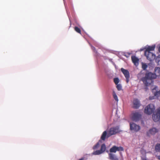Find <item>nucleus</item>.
<instances>
[{
	"label": "nucleus",
	"mask_w": 160,
	"mask_h": 160,
	"mask_svg": "<svg viewBox=\"0 0 160 160\" xmlns=\"http://www.w3.org/2000/svg\"><path fill=\"white\" fill-rule=\"evenodd\" d=\"M157 75L151 72H147L145 77H142L141 80L147 86H149L153 82V80L157 78Z\"/></svg>",
	"instance_id": "nucleus-1"
},
{
	"label": "nucleus",
	"mask_w": 160,
	"mask_h": 160,
	"mask_svg": "<svg viewBox=\"0 0 160 160\" xmlns=\"http://www.w3.org/2000/svg\"><path fill=\"white\" fill-rule=\"evenodd\" d=\"M155 107V105L152 103L148 104L145 108L144 110V113L147 115H151L154 112Z\"/></svg>",
	"instance_id": "nucleus-2"
},
{
	"label": "nucleus",
	"mask_w": 160,
	"mask_h": 160,
	"mask_svg": "<svg viewBox=\"0 0 160 160\" xmlns=\"http://www.w3.org/2000/svg\"><path fill=\"white\" fill-rule=\"evenodd\" d=\"M117 151V146H114L110 149V153H108L109 158L111 160H119L118 158L113 154L111 153H115ZM120 160H123V159H122Z\"/></svg>",
	"instance_id": "nucleus-3"
},
{
	"label": "nucleus",
	"mask_w": 160,
	"mask_h": 160,
	"mask_svg": "<svg viewBox=\"0 0 160 160\" xmlns=\"http://www.w3.org/2000/svg\"><path fill=\"white\" fill-rule=\"evenodd\" d=\"M88 42L89 44V45L91 47V49L95 52V54H94V56L95 57L96 59V61L97 64L99 65V60L101 58V56L100 54L96 50V48L94 47L93 46L90 42L88 41Z\"/></svg>",
	"instance_id": "nucleus-4"
},
{
	"label": "nucleus",
	"mask_w": 160,
	"mask_h": 160,
	"mask_svg": "<svg viewBox=\"0 0 160 160\" xmlns=\"http://www.w3.org/2000/svg\"><path fill=\"white\" fill-rule=\"evenodd\" d=\"M152 118L155 122L159 121L160 123V107L157 109L156 113L152 114Z\"/></svg>",
	"instance_id": "nucleus-5"
},
{
	"label": "nucleus",
	"mask_w": 160,
	"mask_h": 160,
	"mask_svg": "<svg viewBox=\"0 0 160 160\" xmlns=\"http://www.w3.org/2000/svg\"><path fill=\"white\" fill-rule=\"evenodd\" d=\"M120 126L117 125L115 127L111 128L109 129V132L111 135H114L116 133H120L122 131L119 129Z\"/></svg>",
	"instance_id": "nucleus-6"
},
{
	"label": "nucleus",
	"mask_w": 160,
	"mask_h": 160,
	"mask_svg": "<svg viewBox=\"0 0 160 160\" xmlns=\"http://www.w3.org/2000/svg\"><path fill=\"white\" fill-rule=\"evenodd\" d=\"M140 129V127L139 125L135 124L133 122H131L130 123V129L131 131H133L135 132H137Z\"/></svg>",
	"instance_id": "nucleus-7"
},
{
	"label": "nucleus",
	"mask_w": 160,
	"mask_h": 160,
	"mask_svg": "<svg viewBox=\"0 0 160 160\" xmlns=\"http://www.w3.org/2000/svg\"><path fill=\"white\" fill-rule=\"evenodd\" d=\"M155 48V45H153L152 46H148V45H147L144 47L141 48L140 50L139 51L140 52L143 51L145 49V51H147V52L149 51L150 52L152 51H153L154 50Z\"/></svg>",
	"instance_id": "nucleus-8"
},
{
	"label": "nucleus",
	"mask_w": 160,
	"mask_h": 160,
	"mask_svg": "<svg viewBox=\"0 0 160 160\" xmlns=\"http://www.w3.org/2000/svg\"><path fill=\"white\" fill-rule=\"evenodd\" d=\"M111 136L109 132H108L107 130H105L102 132L100 140H101L102 141V140L104 141L106 139L108 138Z\"/></svg>",
	"instance_id": "nucleus-9"
},
{
	"label": "nucleus",
	"mask_w": 160,
	"mask_h": 160,
	"mask_svg": "<svg viewBox=\"0 0 160 160\" xmlns=\"http://www.w3.org/2000/svg\"><path fill=\"white\" fill-rule=\"evenodd\" d=\"M158 131V130L156 128L153 127L150 129L149 131L147 132V134L148 136H149L150 134L154 135Z\"/></svg>",
	"instance_id": "nucleus-10"
},
{
	"label": "nucleus",
	"mask_w": 160,
	"mask_h": 160,
	"mask_svg": "<svg viewBox=\"0 0 160 160\" xmlns=\"http://www.w3.org/2000/svg\"><path fill=\"white\" fill-rule=\"evenodd\" d=\"M141 117V114L138 112H136L133 114L132 119L133 121L137 122L138 121Z\"/></svg>",
	"instance_id": "nucleus-11"
},
{
	"label": "nucleus",
	"mask_w": 160,
	"mask_h": 160,
	"mask_svg": "<svg viewBox=\"0 0 160 160\" xmlns=\"http://www.w3.org/2000/svg\"><path fill=\"white\" fill-rule=\"evenodd\" d=\"M133 108L135 109H138L141 105L140 102L137 98L134 99L133 101Z\"/></svg>",
	"instance_id": "nucleus-12"
},
{
	"label": "nucleus",
	"mask_w": 160,
	"mask_h": 160,
	"mask_svg": "<svg viewBox=\"0 0 160 160\" xmlns=\"http://www.w3.org/2000/svg\"><path fill=\"white\" fill-rule=\"evenodd\" d=\"M151 55H153L152 52L149 51H144V55L146 57L147 59L150 61L152 60L153 58L151 57Z\"/></svg>",
	"instance_id": "nucleus-13"
},
{
	"label": "nucleus",
	"mask_w": 160,
	"mask_h": 160,
	"mask_svg": "<svg viewBox=\"0 0 160 160\" xmlns=\"http://www.w3.org/2000/svg\"><path fill=\"white\" fill-rule=\"evenodd\" d=\"M132 60L134 65L137 66L139 64V59L135 56L132 55Z\"/></svg>",
	"instance_id": "nucleus-14"
},
{
	"label": "nucleus",
	"mask_w": 160,
	"mask_h": 160,
	"mask_svg": "<svg viewBox=\"0 0 160 160\" xmlns=\"http://www.w3.org/2000/svg\"><path fill=\"white\" fill-rule=\"evenodd\" d=\"M121 71L124 75L125 78L130 77V74L129 71L128 70L125 69L123 68L121 69Z\"/></svg>",
	"instance_id": "nucleus-15"
},
{
	"label": "nucleus",
	"mask_w": 160,
	"mask_h": 160,
	"mask_svg": "<svg viewBox=\"0 0 160 160\" xmlns=\"http://www.w3.org/2000/svg\"><path fill=\"white\" fill-rule=\"evenodd\" d=\"M154 74H155L157 76H160V68L156 67L154 69Z\"/></svg>",
	"instance_id": "nucleus-16"
},
{
	"label": "nucleus",
	"mask_w": 160,
	"mask_h": 160,
	"mask_svg": "<svg viewBox=\"0 0 160 160\" xmlns=\"http://www.w3.org/2000/svg\"><path fill=\"white\" fill-rule=\"evenodd\" d=\"M102 141L101 140H99L98 142L93 147V149H96L98 148L99 146L100 145V143H102Z\"/></svg>",
	"instance_id": "nucleus-17"
},
{
	"label": "nucleus",
	"mask_w": 160,
	"mask_h": 160,
	"mask_svg": "<svg viewBox=\"0 0 160 160\" xmlns=\"http://www.w3.org/2000/svg\"><path fill=\"white\" fill-rule=\"evenodd\" d=\"M155 149L156 152H160V143L156 144Z\"/></svg>",
	"instance_id": "nucleus-18"
},
{
	"label": "nucleus",
	"mask_w": 160,
	"mask_h": 160,
	"mask_svg": "<svg viewBox=\"0 0 160 160\" xmlns=\"http://www.w3.org/2000/svg\"><path fill=\"white\" fill-rule=\"evenodd\" d=\"M106 149V146L105 143H103L101 147L100 150L102 152V153L104 152Z\"/></svg>",
	"instance_id": "nucleus-19"
},
{
	"label": "nucleus",
	"mask_w": 160,
	"mask_h": 160,
	"mask_svg": "<svg viewBox=\"0 0 160 160\" xmlns=\"http://www.w3.org/2000/svg\"><path fill=\"white\" fill-rule=\"evenodd\" d=\"M102 152L100 150H96V151L93 152L92 153V154L94 155H98L102 154Z\"/></svg>",
	"instance_id": "nucleus-20"
},
{
	"label": "nucleus",
	"mask_w": 160,
	"mask_h": 160,
	"mask_svg": "<svg viewBox=\"0 0 160 160\" xmlns=\"http://www.w3.org/2000/svg\"><path fill=\"white\" fill-rule=\"evenodd\" d=\"M112 95H113V97L114 98V99L117 102H118V97L117 95L115 92L114 91H113Z\"/></svg>",
	"instance_id": "nucleus-21"
},
{
	"label": "nucleus",
	"mask_w": 160,
	"mask_h": 160,
	"mask_svg": "<svg viewBox=\"0 0 160 160\" xmlns=\"http://www.w3.org/2000/svg\"><path fill=\"white\" fill-rule=\"evenodd\" d=\"M142 68L143 70H146L148 67V65L145 63L142 62Z\"/></svg>",
	"instance_id": "nucleus-22"
},
{
	"label": "nucleus",
	"mask_w": 160,
	"mask_h": 160,
	"mask_svg": "<svg viewBox=\"0 0 160 160\" xmlns=\"http://www.w3.org/2000/svg\"><path fill=\"white\" fill-rule=\"evenodd\" d=\"M113 81L116 85L118 84L120 82V80L118 78H115L113 79Z\"/></svg>",
	"instance_id": "nucleus-23"
},
{
	"label": "nucleus",
	"mask_w": 160,
	"mask_h": 160,
	"mask_svg": "<svg viewBox=\"0 0 160 160\" xmlns=\"http://www.w3.org/2000/svg\"><path fill=\"white\" fill-rule=\"evenodd\" d=\"M74 30L77 32L81 34V30L77 26H75Z\"/></svg>",
	"instance_id": "nucleus-24"
},
{
	"label": "nucleus",
	"mask_w": 160,
	"mask_h": 160,
	"mask_svg": "<svg viewBox=\"0 0 160 160\" xmlns=\"http://www.w3.org/2000/svg\"><path fill=\"white\" fill-rule=\"evenodd\" d=\"M156 62L158 63V64H160V55L158 56L155 60Z\"/></svg>",
	"instance_id": "nucleus-25"
},
{
	"label": "nucleus",
	"mask_w": 160,
	"mask_h": 160,
	"mask_svg": "<svg viewBox=\"0 0 160 160\" xmlns=\"http://www.w3.org/2000/svg\"><path fill=\"white\" fill-rule=\"evenodd\" d=\"M117 85V89L118 91H120L122 90V86L120 84H116Z\"/></svg>",
	"instance_id": "nucleus-26"
},
{
	"label": "nucleus",
	"mask_w": 160,
	"mask_h": 160,
	"mask_svg": "<svg viewBox=\"0 0 160 160\" xmlns=\"http://www.w3.org/2000/svg\"><path fill=\"white\" fill-rule=\"evenodd\" d=\"M117 151H123L124 150V149L121 146L119 147L117 146Z\"/></svg>",
	"instance_id": "nucleus-27"
},
{
	"label": "nucleus",
	"mask_w": 160,
	"mask_h": 160,
	"mask_svg": "<svg viewBox=\"0 0 160 160\" xmlns=\"http://www.w3.org/2000/svg\"><path fill=\"white\" fill-rule=\"evenodd\" d=\"M156 98V97L154 95L153 96H150L149 97V99L150 100H152Z\"/></svg>",
	"instance_id": "nucleus-28"
},
{
	"label": "nucleus",
	"mask_w": 160,
	"mask_h": 160,
	"mask_svg": "<svg viewBox=\"0 0 160 160\" xmlns=\"http://www.w3.org/2000/svg\"><path fill=\"white\" fill-rule=\"evenodd\" d=\"M159 94V92L158 91H156L154 93V95L156 97V98H158Z\"/></svg>",
	"instance_id": "nucleus-29"
},
{
	"label": "nucleus",
	"mask_w": 160,
	"mask_h": 160,
	"mask_svg": "<svg viewBox=\"0 0 160 160\" xmlns=\"http://www.w3.org/2000/svg\"><path fill=\"white\" fill-rule=\"evenodd\" d=\"M65 8H66V9L67 15H68V18H69V21H70V26H71V21L70 18V17H69V13L68 12V11H67V10L66 7V6H65Z\"/></svg>",
	"instance_id": "nucleus-30"
},
{
	"label": "nucleus",
	"mask_w": 160,
	"mask_h": 160,
	"mask_svg": "<svg viewBox=\"0 0 160 160\" xmlns=\"http://www.w3.org/2000/svg\"><path fill=\"white\" fill-rule=\"evenodd\" d=\"M108 60L113 65H115V63L113 61L112 59V58H109Z\"/></svg>",
	"instance_id": "nucleus-31"
},
{
	"label": "nucleus",
	"mask_w": 160,
	"mask_h": 160,
	"mask_svg": "<svg viewBox=\"0 0 160 160\" xmlns=\"http://www.w3.org/2000/svg\"><path fill=\"white\" fill-rule=\"evenodd\" d=\"M127 54H128V55H127L126 54L124 55V56L126 57L127 58H128V57H129V55L131 54L129 52H127Z\"/></svg>",
	"instance_id": "nucleus-32"
},
{
	"label": "nucleus",
	"mask_w": 160,
	"mask_h": 160,
	"mask_svg": "<svg viewBox=\"0 0 160 160\" xmlns=\"http://www.w3.org/2000/svg\"><path fill=\"white\" fill-rule=\"evenodd\" d=\"M151 57H152L153 58H152V60L153 59H154L155 57H156V55L155 54L153 53V55H151Z\"/></svg>",
	"instance_id": "nucleus-33"
},
{
	"label": "nucleus",
	"mask_w": 160,
	"mask_h": 160,
	"mask_svg": "<svg viewBox=\"0 0 160 160\" xmlns=\"http://www.w3.org/2000/svg\"><path fill=\"white\" fill-rule=\"evenodd\" d=\"M126 78V82L128 83V82L130 77H127V78Z\"/></svg>",
	"instance_id": "nucleus-34"
},
{
	"label": "nucleus",
	"mask_w": 160,
	"mask_h": 160,
	"mask_svg": "<svg viewBox=\"0 0 160 160\" xmlns=\"http://www.w3.org/2000/svg\"><path fill=\"white\" fill-rule=\"evenodd\" d=\"M145 85V86L146 87H145L144 89H145V90L146 91H147V90H148V86H147L146 85Z\"/></svg>",
	"instance_id": "nucleus-35"
},
{
	"label": "nucleus",
	"mask_w": 160,
	"mask_h": 160,
	"mask_svg": "<svg viewBox=\"0 0 160 160\" xmlns=\"http://www.w3.org/2000/svg\"><path fill=\"white\" fill-rule=\"evenodd\" d=\"M156 157H158V158L159 160H160V155H159V156H156Z\"/></svg>",
	"instance_id": "nucleus-36"
},
{
	"label": "nucleus",
	"mask_w": 160,
	"mask_h": 160,
	"mask_svg": "<svg viewBox=\"0 0 160 160\" xmlns=\"http://www.w3.org/2000/svg\"><path fill=\"white\" fill-rule=\"evenodd\" d=\"M158 51L159 52H160V46L158 48Z\"/></svg>",
	"instance_id": "nucleus-37"
},
{
	"label": "nucleus",
	"mask_w": 160,
	"mask_h": 160,
	"mask_svg": "<svg viewBox=\"0 0 160 160\" xmlns=\"http://www.w3.org/2000/svg\"><path fill=\"white\" fill-rule=\"evenodd\" d=\"M142 160H147V159L146 158H143Z\"/></svg>",
	"instance_id": "nucleus-38"
},
{
	"label": "nucleus",
	"mask_w": 160,
	"mask_h": 160,
	"mask_svg": "<svg viewBox=\"0 0 160 160\" xmlns=\"http://www.w3.org/2000/svg\"><path fill=\"white\" fill-rule=\"evenodd\" d=\"M114 65V66H115V68H116L117 66H116V64H115V65Z\"/></svg>",
	"instance_id": "nucleus-39"
},
{
	"label": "nucleus",
	"mask_w": 160,
	"mask_h": 160,
	"mask_svg": "<svg viewBox=\"0 0 160 160\" xmlns=\"http://www.w3.org/2000/svg\"><path fill=\"white\" fill-rule=\"evenodd\" d=\"M159 94L160 95V90L158 91Z\"/></svg>",
	"instance_id": "nucleus-40"
},
{
	"label": "nucleus",
	"mask_w": 160,
	"mask_h": 160,
	"mask_svg": "<svg viewBox=\"0 0 160 160\" xmlns=\"http://www.w3.org/2000/svg\"><path fill=\"white\" fill-rule=\"evenodd\" d=\"M106 152H108L109 151L108 150H107L106 151Z\"/></svg>",
	"instance_id": "nucleus-41"
},
{
	"label": "nucleus",
	"mask_w": 160,
	"mask_h": 160,
	"mask_svg": "<svg viewBox=\"0 0 160 160\" xmlns=\"http://www.w3.org/2000/svg\"><path fill=\"white\" fill-rule=\"evenodd\" d=\"M63 1H64V0H63Z\"/></svg>",
	"instance_id": "nucleus-42"
}]
</instances>
